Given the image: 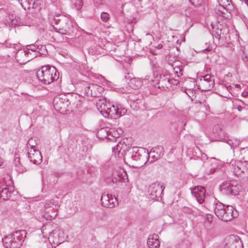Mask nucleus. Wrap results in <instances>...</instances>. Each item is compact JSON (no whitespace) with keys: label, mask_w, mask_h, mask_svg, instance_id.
<instances>
[{"label":"nucleus","mask_w":248,"mask_h":248,"mask_svg":"<svg viewBox=\"0 0 248 248\" xmlns=\"http://www.w3.org/2000/svg\"><path fill=\"white\" fill-rule=\"evenodd\" d=\"M41 232L44 237H47L49 243L52 247H56L63 243L67 238L62 230L57 228L52 230V226L50 223H46L41 228Z\"/></svg>","instance_id":"1"},{"label":"nucleus","mask_w":248,"mask_h":248,"mask_svg":"<svg viewBox=\"0 0 248 248\" xmlns=\"http://www.w3.org/2000/svg\"><path fill=\"white\" fill-rule=\"evenodd\" d=\"M214 213L220 220L225 222L230 221L238 216V211L232 206L225 205L219 202L216 203Z\"/></svg>","instance_id":"2"},{"label":"nucleus","mask_w":248,"mask_h":248,"mask_svg":"<svg viewBox=\"0 0 248 248\" xmlns=\"http://www.w3.org/2000/svg\"><path fill=\"white\" fill-rule=\"evenodd\" d=\"M38 80L44 85H48L58 79L59 73L54 66H44L36 72Z\"/></svg>","instance_id":"3"},{"label":"nucleus","mask_w":248,"mask_h":248,"mask_svg":"<svg viewBox=\"0 0 248 248\" xmlns=\"http://www.w3.org/2000/svg\"><path fill=\"white\" fill-rule=\"evenodd\" d=\"M53 29L62 34L70 35L73 31L74 26L72 21L66 16L60 15L54 19Z\"/></svg>","instance_id":"4"},{"label":"nucleus","mask_w":248,"mask_h":248,"mask_svg":"<svg viewBox=\"0 0 248 248\" xmlns=\"http://www.w3.org/2000/svg\"><path fill=\"white\" fill-rule=\"evenodd\" d=\"M25 230L16 231L2 238L3 245L6 248H19L26 237Z\"/></svg>","instance_id":"5"},{"label":"nucleus","mask_w":248,"mask_h":248,"mask_svg":"<svg viewBox=\"0 0 248 248\" xmlns=\"http://www.w3.org/2000/svg\"><path fill=\"white\" fill-rule=\"evenodd\" d=\"M131 157L133 161L137 163V165L133 167L136 168H140L145 165L148 161V157L149 156V152L144 148L133 147Z\"/></svg>","instance_id":"6"},{"label":"nucleus","mask_w":248,"mask_h":248,"mask_svg":"<svg viewBox=\"0 0 248 248\" xmlns=\"http://www.w3.org/2000/svg\"><path fill=\"white\" fill-rule=\"evenodd\" d=\"M180 81L178 79L170 78L168 74H160L158 75V80L156 87L162 90H166L170 88L174 89L179 84Z\"/></svg>","instance_id":"7"},{"label":"nucleus","mask_w":248,"mask_h":248,"mask_svg":"<svg viewBox=\"0 0 248 248\" xmlns=\"http://www.w3.org/2000/svg\"><path fill=\"white\" fill-rule=\"evenodd\" d=\"M213 134L217 140L223 141L229 145L233 149L239 145L240 141L236 139L230 137L225 133L223 130L218 125L214 127Z\"/></svg>","instance_id":"8"},{"label":"nucleus","mask_w":248,"mask_h":248,"mask_svg":"<svg viewBox=\"0 0 248 248\" xmlns=\"http://www.w3.org/2000/svg\"><path fill=\"white\" fill-rule=\"evenodd\" d=\"M105 182L108 184H118L120 183L125 184L128 182L127 174L124 170H114L105 178Z\"/></svg>","instance_id":"9"},{"label":"nucleus","mask_w":248,"mask_h":248,"mask_svg":"<svg viewBox=\"0 0 248 248\" xmlns=\"http://www.w3.org/2000/svg\"><path fill=\"white\" fill-rule=\"evenodd\" d=\"M103 91V88L97 84L86 83L83 85L80 93L83 97L87 96L96 97L101 96Z\"/></svg>","instance_id":"10"},{"label":"nucleus","mask_w":248,"mask_h":248,"mask_svg":"<svg viewBox=\"0 0 248 248\" xmlns=\"http://www.w3.org/2000/svg\"><path fill=\"white\" fill-rule=\"evenodd\" d=\"M211 26L213 30L212 35H215L218 40H227L230 37L229 29L225 23L218 22L216 25L211 24Z\"/></svg>","instance_id":"11"},{"label":"nucleus","mask_w":248,"mask_h":248,"mask_svg":"<svg viewBox=\"0 0 248 248\" xmlns=\"http://www.w3.org/2000/svg\"><path fill=\"white\" fill-rule=\"evenodd\" d=\"M165 187L163 185L159 183H155L152 184L149 187L148 192L150 197L151 199L159 201L161 199V195Z\"/></svg>","instance_id":"12"},{"label":"nucleus","mask_w":248,"mask_h":248,"mask_svg":"<svg viewBox=\"0 0 248 248\" xmlns=\"http://www.w3.org/2000/svg\"><path fill=\"white\" fill-rule=\"evenodd\" d=\"M143 83V81L140 78H133L130 79L128 85L126 84L125 87L118 88L117 92L121 93H129L131 92V89H138L142 86Z\"/></svg>","instance_id":"13"},{"label":"nucleus","mask_w":248,"mask_h":248,"mask_svg":"<svg viewBox=\"0 0 248 248\" xmlns=\"http://www.w3.org/2000/svg\"><path fill=\"white\" fill-rule=\"evenodd\" d=\"M198 83V89L202 91H209L214 85L213 77L208 74L202 76L200 78Z\"/></svg>","instance_id":"14"},{"label":"nucleus","mask_w":248,"mask_h":248,"mask_svg":"<svg viewBox=\"0 0 248 248\" xmlns=\"http://www.w3.org/2000/svg\"><path fill=\"white\" fill-rule=\"evenodd\" d=\"M220 191L226 195H235L240 190V186L231 182H224L219 187Z\"/></svg>","instance_id":"15"},{"label":"nucleus","mask_w":248,"mask_h":248,"mask_svg":"<svg viewBox=\"0 0 248 248\" xmlns=\"http://www.w3.org/2000/svg\"><path fill=\"white\" fill-rule=\"evenodd\" d=\"M132 148L131 146L127 145L124 141H119L115 147H112V150L115 155L118 154L119 157H121L127 155L128 152L131 154Z\"/></svg>","instance_id":"16"},{"label":"nucleus","mask_w":248,"mask_h":248,"mask_svg":"<svg viewBox=\"0 0 248 248\" xmlns=\"http://www.w3.org/2000/svg\"><path fill=\"white\" fill-rule=\"evenodd\" d=\"M40 48H39V46H37L34 44H31L30 45H28L27 46V48L25 49L18 50L17 53V55H19L20 56H26L28 55L29 56V51H31L33 53V55L29 57L28 60H25L26 62H29L33 58H35L37 56V53H40L39 51L40 50Z\"/></svg>","instance_id":"17"},{"label":"nucleus","mask_w":248,"mask_h":248,"mask_svg":"<svg viewBox=\"0 0 248 248\" xmlns=\"http://www.w3.org/2000/svg\"><path fill=\"white\" fill-rule=\"evenodd\" d=\"M224 248H243V244L240 237L237 235H232L225 239Z\"/></svg>","instance_id":"18"},{"label":"nucleus","mask_w":248,"mask_h":248,"mask_svg":"<svg viewBox=\"0 0 248 248\" xmlns=\"http://www.w3.org/2000/svg\"><path fill=\"white\" fill-rule=\"evenodd\" d=\"M102 204L105 207L113 208L118 205V200L112 195L103 193L101 198Z\"/></svg>","instance_id":"19"},{"label":"nucleus","mask_w":248,"mask_h":248,"mask_svg":"<svg viewBox=\"0 0 248 248\" xmlns=\"http://www.w3.org/2000/svg\"><path fill=\"white\" fill-rule=\"evenodd\" d=\"M126 112V109L123 108L121 105H111V109L110 111H108L107 113V117H110L111 119H116L122 115L125 114Z\"/></svg>","instance_id":"20"},{"label":"nucleus","mask_w":248,"mask_h":248,"mask_svg":"<svg viewBox=\"0 0 248 248\" xmlns=\"http://www.w3.org/2000/svg\"><path fill=\"white\" fill-rule=\"evenodd\" d=\"M230 167L231 171L237 177L241 176L247 170L243 163L238 160L232 161L230 163Z\"/></svg>","instance_id":"21"},{"label":"nucleus","mask_w":248,"mask_h":248,"mask_svg":"<svg viewBox=\"0 0 248 248\" xmlns=\"http://www.w3.org/2000/svg\"><path fill=\"white\" fill-rule=\"evenodd\" d=\"M27 156L30 161L34 164H39L42 161L41 152L37 149H28Z\"/></svg>","instance_id":"22"},{"label":"nucleus","mask_w":248,"mask_h":248,"mask_svg":"<svg viewBox=\"0 0 248 248\" xmlns=\"http://www.w3.org/2000/svg\"><path fill=\"white\" fill-rule=\"evenodd\" d=\"M191 193L200 204L204 202L205 197V189L203 186H198L195 187L191 190Z\"/></svg>","instance_id":"23"},{"label":"nucleus","mask_w":248,"mask_h":248,"mask_svg":"<svg viewBox=\"0 0 248 248\" xmlns=\"http://www.w3.org/2000/svg\"><path fill=\"white\" fill-rule=\"evenodd\" d=\"M111 105L109 102H107L106 99H99L96 103V107L100 112L105 117H107L108 111H110Z\"/></svg>","instance_id":"24"},{"label":"nucleus","mask_w":248,"mask_h":248,"mask_svg":"<svg viewBox=\"0 0 248 248\" xmlns=\"http://www.w3.org/2000/svg\"><path fill=\"white\" fill-rule=\"evenodd\" d=\"M6 26H12L14 27L25 25V24L21 21L20 18L16 15H9L5 19V23Z\"/></svg>","instance_id":"25"},{"label":"nucleus","mask_w":248,"mask_h":248,"mask_svg":"<svg viewBox=\"0 0 248 248\" xmlns=\"http://www.w3.org/2000/svg\"><path fill=\"white\" fill-rule=\"evenodd\" d=\"M149 155L148 160L150 162H153L163 155V148L162 146H158L153 148L149 153Z\"/></svg>","instance_id":"26"},{"label":"nucleus","mask_w":248,"mask_h":248,"mask_svg":"<svg viewBox=\"0 0 248 248\" xmlns=\"http://www.w3.org/2000/svg\"><path fill=\"white\" fill-rule=\"evenodd\" d=\"M53 105L56 109L60 111H64L68 105V100L65 99L55 97L53 100Z\"/></svg>","instance_id":"27"},{"label":"nucleus","mask_w":248,"mask_h":248,"mask_svg":"<svg viewBox=\"0 0 248 248\" xmlns=\"http://www.w3.org/2000/svg\"><path fill=\"white\" fill-rule=\"evenodd\" d=\"M21 6L25 10L36 9L38 4H40V0H18Z\"/></svg>","instance_id":"28"},{"label":"nucleus","mask_w":248,"mask_h":248,"mask_svg":"<svg viewBox=\"0 0 248 248\" xmlns=\"http://www.w3.org/2000/svg\"><path fill=\"white\" fill-rule=\"evenodd\" d=\"M12 187H0V199L6 200L12 197V195L17 194V192L12 190Z\"/></svg>","instance_id":"29"},{"label":"nucleus","mask_w":248,"mask_h":248,"mask_svg":"<svg viewBox=\"0 0 248 248\" xmlns=\"http://www.w3.org/2000/svg\"><path fill=\"white\" fill-rule=\"evenodd\" d=\"M158 73L155 72H153L152 74L146 75L143 79L145 84L155 87H156Z\"/></svg>","instance_id":"30"},{"label":"nucleus","mask_w":248,"mask_h":248,"mask_svg":"<svg viewBox=\"0 0 248 248\" xmlns=\"http://www.w3.org/2000/svg\"><path fill=\"white\" fill-rule=\"evenodd\" d=\"M159 236L157 234L150 235L147 239V245L150 248H157L160 245L158 239Z\"/></svg>","instance_id":"31"},{"label":"nucleus","mask_w":248,"mask_h":248,"mask_svg":"<svg viewBox=\"0 0 248 248\" xmlns=\"http://www.w3.org/2000/svg\"><path fill=\"white\" fill-rule=\"evenodd\" d=\"M14 164L16 170L19 173H23L26 170V168L21 165L20 158L18 157H15Z\"/></svg>","instance_id":"32"},{"label":"nucleus","mask_w":248,"mask_h":248,"mask_svg":"<svg viewBox=\"0 0 248 248\" xmlns=\"http://www.w3.org/2000/svg\"><path fill=\"white\" fill-rule=\"evenodd\" d=\"M133 95L129 96L130 99V105L133 109H138L142 103V101L139 99H132Z\"/></svg>","instance_id":"33"},{"label":"nucleus","mask_w":248,"mask_h":248,"mask_svg":"<svg viewBox=\"0 0 248 248\" xmlns=\"http://www.w3.org/2000/svg\"><path fill=\"white\" fill-rule=\"evenodd\" d=\"M222 87L224 90L226 91V92L224 94L221 95L222 97L227 98V97H230V94H231V95L232 94V93L234 92V87H232L231 85H229L227 86H223Z\"/></svg>","instance_id":"34"},{"label":"nucleus","mask_w":248,"mask_h":248,"mask_svg":"<svg viewBox=\"0 0 248 248\" xmlns=\"http://www.w3.org/2000/svg\"><path fill=\"white\" fill-rule=\"evenodd\" d=\"M221 1L223 4L219 3L218 6H217V9L219 11L221 14H225V12L226 11V3H229V1L227 0H220L219 2Z\"/></svg>","instance_id":"35"},{"label":"nucleus","mask_w":248,"mask_h":248,"mask_svg":"<svg viewBox=\"0 0 248 248\" xmlns=\"http://www.w3.org/2000/svg\"><path fill=\"white\" fill-rule=\"evenodd\" d=\"M173 70L174 72V74L175 76H176L178 78H180L183 75V68L182 66H175L173 67Z\"/></svg>","instance_id":"36"},{"label":"nucleus","mask_w":248,"mask_h":248,"mask_svg":"<svg viewBox=\"0 0 248 248\" xmlns=\"http://www.w3.org/2000/svg\"><path fill=\"white\" fill-rule=\"evenodd\" d=\"M36 145V143L35 142V140L33 138L30 139L27 143V148H30V149H36V148H35Z\"/></svg>","instance_id":"37"},{"label":"nucleus","mask_w":248,"mask_h":248,"mask_svg":"<svg viewBox=\"0 0 248 248\" xmlns=\"http://www.w3.org/2000/svg\"><path fill=\"white\" fill-rule=\"evenodd\" d=\"M110 18V16L108 13L103 12L101 14V19L102 21L104 22H108Z\"/></svg>","instance_id":"38"},{"label":"nucleus","mask_w":248,"mask_h":248,"mask_svg":"<svg viewBox=\"0 0 248 248\" xmlns=\"http://www.w3.org/2000/svg\"><path fill=\"white\" fill-rule=\"evenodd\" d=\"M151 64L152 67L153 72H156V70L157 69V67H158V65L157 63L156 62L155 60H152L151 62Z\"/></svg>","instance_id":"39"},{"label":"nucleus","mask_w":248,"mask_h":248,"mask_svg":"<svg viewBox=\"0 0 248 248\" xmlns=\"http://www.w3.org/2000/svg\"><path fill=\"white\" fill-rule=\"evenodd\" d=\"M75 5L78 10H80L83 6L82 0H76Z\"/></svg>","instance_id":"40"},{"label":"nucleus","mask_w":248,"mask_h":248,"mask_svg":"<svg viewBox=\"0 0 248 248\" xmlns=\"http://www.w3.org/2000/svg\"><path fill=\"white\" fill-rule=\"evenodd\" d=\"M242 60L243 61V62H244L246 63V64L247 65H248V55L244 53L243 55L242 56Z\"/></svg>","instance_id":"41"},{"label":"nucleus","mask_w":248,"mask_h":248,"mask_svg":"<svg viewBox=\"0 0 248 248\" xmlns=\"http://www.w3.org/2000/svg\"><path fill=\"white\" fill-rule=\"evenodd\" d=\"M101 80H103L104 81L105 84L107 85H108L109 86V84L111 83V82L107 80H106L105 78L103 76H101V79H100Z\"/></svg>","instance_id":"42"},{"label":"nucleus","mask_w":248,"mask_h":248,"mask_svg":"<svg viewBox=\"0 0 248 248\" xmlns=\"http://www.w3.org/2000/svg\"><path fill=\"white\" fill-rule=\"evenodd\" d=\"M205 219L209 223H210L212 221V217L211 216V215H208L206 217Z\"/></svg>","instance_id":"43"},{"label":"nucleus","mask_w":248,"mask_h":248,"mask_svg":"<svg viewBox=\"0 0 248 248\" xmlns=\"http://www.w3.org/2000/svg\"><path fill=\"white\" fill-rule=\"evenodd\" d=\"M81 107V103L80 100H78V102H77L76 104V108L78 109L79 108Z\"/></svg>","instance_id":"44"},{"label":"nucleus","mask_w":248,"mask_h":248,"mask_svg":"<svg viewBox=\"0 0 248 248\" xmlns=\"http://www.w3.org/2000/svg\"><path fill=\"white\" fill-rule=\"evenodd\" d=\"M33 54V53L32 52H30L29 51V56L28 55H26V56H25L26 57H27V59L26 60H28L29 58V57H30Z\"/></svg>","instance_id":"45"},{"label":"nucleus","mask_w":248,"mask_h":248,"mask_svg":"<svg viewBox=\"0 0 248 248\" xmlns=\"http://www.w3.org/2000/svg\"><path fill=\"white\" fill-rule=\"evenodd\" d=\"M237 109L239 111H241L242 110V109H243V107H242V106L239 105V106H237Z\"/></svg>","instance_id":"46"},{"label":"nucleus","mask_w":248,"mask_h":248,"mask_svg":"<svg viewBox=\"0 0 248 248\" xmlns=\"http://www.w3.org/2000/svg\"><path fill=\"white\" fill-rule=\"evenodd\" d=\"M242 95L245 97H247L248 95V93L247 92H243L242 93Z\"/></svg>","instance_id":"47"},{"label":"nucleus","mask_w":248,"mask_h":248,"mask_svg":"<svg viewBox=\"0 0 248 248\" xmlns=\"http://www.w3.org/2000/svg\"><path fill=\"white\" fill-rule=\"evenodd\" d=\"M240 87H241V86H240V84H235V85H234V88H240Z\"/></svg>","instance_id":"48"},{"label":"nucleus","mask_w":248,"mask_h":248,"mask_svg":"<svg viewBox=\"0 0 248 248\" xmlns=\"http://www.w3.org/2000/svg\"><path fill=\"white\" fill-rule=\"evenodd\" d=\"M163 47V45H161V44H159L157 46V48L158 49H161L162 47Z\"/></svg>","instance_id":"49"},{"label":"nucleus","mask_w":248,"mask_h":248,"mask_svg":"<svg viewBox=\"0 0 248 248\" xmlns=\"http://www.w3.org/2000/svg\"><path fill=\"white\" fill-rule=\"evenodd\" d=\"M119 134L118 133L117 134H115V135L113 137L116 138V137H119Z\"/></svg>","instance_id":"50"},{"label":"nucleus","mask_w":248,"mask_h":248,"mask_svg":"<svg viewBox=\"0 0 248 248\" xmlns=\"http://www.w3.org/2000/svg\"><path fill=\"white\" fill-rule=\"evenodd\" d=\"M16 45V44L11 45V46L10 47H13L15 48Z\"/></svg>","instance_id":"51"},{"label":"nucleus","mask_w":248,"mask_h":248,"mask_svg":"<svg viewBox=\"0 0 248 248\" xmlns=\"http://www.w3.org/2000/svg\"><path fill=\"white\" fill-rule=\"evenodd\" d=\"M146 36H149L151 38H153L152 36L150 34H149V33H147L146 34Z\"/></svg>","instance_id":"52"},{"label":"nucleus","mask_w":248,"mask_h":248,"mask_svg":"<svg viewBox=\"0 0 248 248\" xmlns=\"http://www.w3.org/2000/svg\"><path fill=\"white\" fill-rule=\"evenodd\" d=\"M189 2L191 3L192 4L194 5V2L193 1V0H188Z\"/></svg>","instance_id":"53"},{"label":"nucleus","mask_w":248,"mask_h":248,"mask_svg":"<svg viewBox=\"0 0 248 248\" xmlns=\"http://www.w3.org/2000/svg\"><path fill=\"white\" fill-rule=\"evenodd\" d=\"M2 161L1 160V159H0V166H2Z\"/></svg>","instance_id":"54"},{"label":"nucleus","mask_w":248,"mask_h":248,"mask_svg":"<svg viewBox=\"0 0 248 248\" xmlns=\"http://www.w3.org/2000/svg\"><path fill=\"white\" fill-rule=\"evenodd\" d=\"M45 232H48V230H45Z\"/></svg>","instance_id":"55"},{"label":"nucleus","mask_w":248,"mask_h":248,"mask_svg":"<svg viewBox=\"0 0 248 248\" xmlns=\"http://www.w3.org/2000/svg\"><path fill=\"white\" fill-rule=\"evenodd\" d=\"M41 47V48H43V47H45H45H46L45 46H42Z\"/></svg>","instance_id":"56"},{"label":"nucleus","mask_w":248,"mask_h":248,"mask_svg":"<svg viewBox=\"0 0 248 248\" xmlns=\"http://www.w3.org/2000/svg\"><path fill=\"white\" fill-rule=\"evenodd\" d=\"M182 246H183V244H181V245L180 246V247L181 248H182Z\"/></svg>","instance_id":"57"},{"label":"nucleus","mask_w":248,"mask_h":248,"mask_svg":"<svg viewBox=\"0 0 248 248\" xmlns=\"http://www.w3.org/2000/svg\"><path fill=\"white\" fill-rule=\"evenodd\" d=\"M188 246H186V248H188Z\"/></svg>","instance_id":"58"}]
</instances>
